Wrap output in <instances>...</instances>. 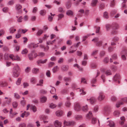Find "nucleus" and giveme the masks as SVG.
<instances>
[{
  "label": "nucleus",
  "instance_id": "f257e3e1",
  "mask_svg": "<svg viewBox=\"0 0 127 127\" xmlns=\"http://www.w3.org/2000/svg\"><path fill=\"white\" fill-rule=\"evenodd\" d=\"M20 68L17 64L14 66L13 71V76L15 77H18L20 74Z\"/></svg>",
  "mask_w": 127,
  "mask_h": 127
},
{
  "label": "nucleus",
  "instance_id": "f03ea898",
  "mask_svg": "<svg viewBox=\"0 0 127 127\" xmlns=\"http://www.w3.org/2000/svg\"><path fill=\"white\" fill-rule=\"evenodd\" d=\"M124 103H127V97L122 98L120 102L116 103V107L117 108L119 107L120 105H123Z\"/></svg>",
  "mask_w": 127,
  "mask_h": 127
},
{
  "label": "nucleus",
  "instance_id": "7ed1b4c3",
  "mask_svg": "<svg viewBox=\"0 0 127 127\" xmlns=\"http://www.w3.org/2000/svg\"><path fill=\"white\" fill-rule=\"evenodd\" d=\"M105 97V96L103 92H101L99 93L97 99L99 101H101L104 99Z\"/></svg>",
  "mask_w": 127,
  "mask_h": 127
},
{
  "label": "nucleus",
  "instance_id": "20e7f679",
  "mask_svg": "<svg viewBox=\"0 0 127 127\" xmlns=\"http://www.w3.org/2000/svg\"><path fill=\"white\" fill-rule=\"evenodd\" d=\"M9 57L12 61L17 60V61H20L21 60V59L18 56H15L13 54L9 55Z\"/></svg>",
  "mask_w": 127,
  "mask_h": 127
},
{
  "label": "nucleus",
  "instance_id": "39448f33",
  "mask_svg": "<svg viewBox=\"0 0 127 127\" xmlns=\"http://www.w3.org/2000/svg\"><path fill=\"white\" fill-rule=\"evenodd\" d=\"M92 41L96 42V45L97 46H100L102 43V41H99L98 38L97 37L95 38L92 40Z\"/></svg>",
  "mask_w": 127,
  "mask_h": 127
},
{
  "label": "nucleus",
  "instance_id": "423d86ee",
  "mask_svg": "<svg viewBox=\"0 0 127 127\" xmlns=\"http://www.w3.org/2000/svg\"><path fill=\"white\" fill-rule=\"evenodd\" d=\"M64 126L65 127L70 125H74L75 124V122L73 121L67 122L66 121H64Z\"/></svg>",
  "mask_w": 127,
  "mask_h": 127
},
{
  "label": "nucleus",
  "instance_id": "0eeeda50",
  "mask_svg": "<svg viewBox=\"0 0 127 127\" xmlns=\"http://www.w3.org/2000/svg\"><path fill=\"white\" fill-rule=\"evenodd\" d=\"M74 109L75 111H80L81 109V107L79 104L77 103H75Z\"/></svg>",
  "mask_w": 127,
  "mask_h": 127
},
{
  "label": "nucleus",
  "instance_id": "6e6552de",
  "mask_svg": "<svg viewBox=\"0 0 127 127\" xmlns=\"http://www.w3.org/2000/svg\"><path fill=\"white\" fill-rule=\"evenodd\" d=\"M122 54V57L123 60H125L126 59L125 56H127V51L126 50H125L122 51L121 52Z\"/></svg>",
  "mask_w": 127,
  "mask_h": 127
},
{
  "label": "nucleus",
  "instance_id": "1a4fd4ad",
  "mask_svg": "<svg viewBox=\"0 0 127 127\" xmlns=\"http://www.w3.org/2000/svg\"><path fill=\"white\" fill-rule=\"evenodd\" d=\"M62 123L58 120H56L54 122V125L55 127H61Z\"/></svg>",
  "mask_w": 127,
  "mask_h": 127
},
{
  "label": "nucleus",
  "instance_id": "9d476101",
  "mask_svg": "<svg viewBox=\"0 0 127 127\" xmlns=\"http://www.w3.org/2000/svg\"><path fill=\"white\" fill-rule=\"evenodd\" d=\"M120 78V77L119 74H116L114 77V80L115 81H118L119 83H120V81L119 80Z\"/></svg>",
  "mask_w": 127,
  "mask_h": 127
},
{
  "label": "nucleus",
  "instance_id": "9b49d317",
  "mask_svg": "<svg viewBox=\"0 0 127 127\" xmlns=\"http://www.w3.org/2000/svg\"><path fill=\"white\" fill-rule=\"evenodd\" d=\"M47 59H46L44 60H38L37 62V64L38 65H39V64H44L45 63H46V62L47 61Z\"/></svg>",
  "mask_w": 127,
  "mask_h": 127
},
{
  "label": "nucleus",
  "instance_id": "f8f14e48",
  "mask_svg": "<svg viewBox=\"0 0 127 127\" xmlns=\"http://www.w3.org/2000/svg\"><path fill=\"white\" fill-rule=\"evenodd\" d=\"M63 113V111L60 110L57 111L56 112V115L58 117H61L62 116Z\"/></svg>",
  "mask_w": 127,
  "mask_h": 127
},
{
  "label": "nucleus",
  "instance_id": "ddd939ff",
  "mask_svg": "<svg viewBox=\"0 0 127 127\" xmlns=\"http://www.w3.org/2000/svg\"><path fill=\"white\" fill-rule=\"evenodd\" d=\"M10 117L11 118H13L15 115L17 114L16 112H13V111L12 109H11L10 111Z\"/></svg>",
  "mask_w": 127,
  "mask_h": 127
},
{
  "label": "nucleus",
  "instance_id": "4468645a",
  "mask_svg": "<svg viewBox=\"0 0 127 127\" xmlns=\"http://www.w3.org/2000/svg\"><path fill=\"white\" fill-rule=\"evenodd\" d=\"M37 81V79L36 78L34 77H33L31 78L30 80L31 82L33 84H35Z\"/></svg>",
  "mask_w": 127,
  "mask_h": 127
},
{
  "label": "nucleus",
  "instance_id": "2eb2a0df",
  "mask_svg": "<svg viewBox=\"0 0 127 127\" xmlns=\"http://www.w3.org/2000/svg\"><path fill=\"white\" fill-rule=\"evenodd\" d=\"M34 51L29 54L28 57L30 60H33L34 57Z\"/></svg>",
  "mask_w": 127,
  "mask_h": 127
},
{
  "label": "nucleus",
  "instance_id": "dca6fc26",
  "mask_svg": "<svg viewBox=\"0 0 127 127\" xmlns=\"http://www.w3.org/2000/svg\"><path fill=\"white\" fill-rule=\"evenodd\" d=\"M87 100H89L90 103L91 104H93L96 101V100L94 98H91L89 99H87Z\"/></svg>",
  "mask_w": 127,
  "mask_h": 127
},
{
  "label": "nucleus",
  "instance_id": "f3484780",
  "mask_svg": "<svg viewBox=\"0 0 127 127\" xmlns=\"http://www.w3.org/2000/svg\"><path fill=\"white\" fill-rule=\"evenodd\" d=\"M98 2L97 0H93L91 3V5L93 7L96 6L97 2Z\"/></svg>",
  "mask_w": 127,
  "mask_h": 127
},
{
  "label": "nucleus",
  "instance_id": "a211bd4d",
  "mask_svg": "<svg viewBox=\"0 0 127 127\" xmlns=\"http://www.w3.org/2000/svg\"><path fill=\"white\" fill-rule=\"evenodd\" d=\"M7 84L5 81H1L0 82V85L2 87H5L7 86Z\"/></svg>",
  "mask_w": 127,
  "mask_h": 127
},
{
  "label": "nucleus",
  "instance_id": "6ab92c4d",
  "mask_svg": "<svg viewBox=\"0 0 127 127\" xmlns=\"http://www.w3.org/2000/svg\"><path fill=\"white\" fill-rule=\"evenodd\" d=\"M20 30H18L17 33L16 34V38H19L21 36V33Z\"/></svg>",
  "mask_w": 127,
  "mask_h": 127
},
{
  "label": "nucleus",
  "instance_id": "aec40b11",
  "mask_svg": "<svg viewBox=\"0 0 127 127\" xmlns=\"http://www.w3.org/2000/svg\"><path fill=\"white\" fill-rule=\"evenodd\" d=\"M61 68L63 71H67L68 69V66L63 65L62 66Z\"/></svg>",
  "mask_w": 127,
  "mask_h": 127
},
{
  "label": "nucleus",
  "instance_id": "412c9836",
  "mask_svg": "<svg viewBox=\"0 0 127 127\" xmlns=\"http://www.w3.org/2000/svg\"><path fill=\"white\" fill-rule=\"evenodd\" d=\"M32 71L33 73L36 74L39 72V69L38 68H33Z\"/></svg>",
  "mask_w": 127,
  "mask_h": 127
},
{
  "label": "nucleus",
  "instance_id": "4be33fe9",
  "mask_svg": "<svg viewBox=\"0 0 127 127\" xmlns=\"http://www.w3.org/2000/svg\"><path fill=\"white\" fill-rule=\"evenodd\" d=\"M82 109L83 111H88V105H86L85 106H83L82 108Z\"/></svg>",
  "mask_w": 127,
  "mask_h": 127
},
{
  "label": "nucleus",
  "instance_id": "5701e85b",
  "mask_svg": "<svg viewBox=\"0 0 127 127\" xmlns=\"http://www.w3.org/2000/svg\"><path fill=\"white\" fill-rule=\"evenodd\" d=\"M108 125L110 127H115V124L114 122L112 121H110L109 122Z\"/></svg>",
  "mask_w": 127,
  "mask_h": 127
},
{
  "label": "nucleus",
  "instance_id": "b1692460",
  "mask_svg": "<svg viewBox=\"0 0 127 127\" xmlns=\"http://www.w3.org/2000/svg\"><path fill=\"white\" fill-rule=\"evenodd\" d=\"M43 31L42 30H40L37 32L36 35L37 36H40L43 32Z\"/></svg>",
  "mask_w": 127,
  "mask_h": 127
},
{
  "label": "nucleus",
  "instance_id": "393cba45",
  "mask_svg": "<svg viewBox=\"0 0 127 127\" xmlns=\"http://www.w3.org/2000/svg\"><path fill=\"white\" fill-rule=\"evenodd\" d=\"M75 118L77 120L81 119L82 118V116L80 115H76L75 116Z\"/></svg>",
  "mask_w": 127,
  "mask_h": 127
},
{
  "label": "nucleus",
  "instance_id": "a878e982",
  "mask_svg": "<svg viewBox=\"0 0 127 127\" xmlns=\"http://www.w3.org/2000/svg\"><path fill=\"white\" fill-rule=\"evenodd\" d=\"M86 116L88 119H90L93 116L92 113L90 111L89 112Z\"/></svg>",
  "mask_w": 127,
  "mask_h": 127
},
{
  "label": "nucleus",
  "instance_id": "bb28decb",
  "mask_svg": "<svg viewBox=\"0 0 127 127\" xmlns=\"http://www.w3.org/2000/svg\"><path fill=\"white\" fill-rule=\"evenodd\" d=\"M66 13L67 15H72L73 14V12L72 11L69 10L67 11Z\"/></svg>",
  "mask_w": 127,
  "mask_h": 127
},
{
  "label": "nucleus",
  "instance_id": "cd10ccee",
  "mask_svg": "<svg viewBox=\"0 0 127 127\" xmlns=\"http://www.w3.org/2000/svg\"><path fill=\"white\" fill-rule=\"evenodd\" d=\"M103 17L106 19H108L109 18L108 13L107 12H105L103 13Z\"/></svg>",
  "mask_w": 127,
  "mask_h": 127
},
{
  "label": "nucleus",
  "instance_id": "c85d7f7f",
  "mask_svg": "<svg viewBox=\"0 0 127 127\" xmlns=\"http://www.w3.org/2000/svg\"><path fill=\"white\" fill-rule=\"evenodd\" d=\"M120 119L121 121L120 122V124L121 125H123L124 123V121L125 120V117H121Z\"/></svg>",
  "mask_w": 127,
  "mask_h": 127
},
{
  "label": "nucleus",
  "instance_id": "c756f323",
  "mask_svg": "<svg viewBox=\"0 0 127 127\" xmlns=\"http://www.w3.org/2000/svg\"><path fill=\"white\" fill-rule=\"evenodd\" d=\"M56 41V40L54 39L52 41H48L46 42V44L47 45H52L53 44V43H54Z\"/></svg>",
  "mask_w": 127,
  "mask_h": 127
},
{
  "label": "nucleus",
  "instance_id": "7c9ffc66",
  "mask_svg": "<svg viewBox=\"0 0 127 127\" xmlns=\"http://www.w3.org/2000/svg\"><path fill=\"white\" fill-rule=\"evenodd\" d=\"M22 8V6L19 4H17L16 6V10H19Z\"/></svg>",
  "mask_w": 127,
  "mask_h": 127
},
{
  "label": "nucleus",
  "instance_id": "2f4dec72",
  "mask_svg": "<svg viewBox=\"0 0 127 127\" xmlns=\"http://www.w3.org/2000/svg\"><path fill=\"white\" fill-rule=\"evenodd\" d=\"M46 97L44 96L42 97L40 99V101L42 103L45 102L46 101Z\"/></svg>",
  "mask_w": 127,
  "mask_h": 127
},
{
  "label": "nucleus",
  "instance_id": "473e14b6",
  "mask_svg": "<svg viewBox=\"0 0 127 127\" xmlns=\"http://www.w3.org/2000/svg\"><path fill=\"white\" fill-rule=\"evenodd\" d=\"M43 80L42 79H41L39 80V83L37 84H36L37 86H43Z\"/></svg>",
  "mask_w": 127,
  "mask_h": 127
},
{
  "label": "nucleus",
  "instance_id": "72a5a7b5",
  "mask_svg": "<svg viewBox=\"0 0 127 127\" xmlns=\"http://www.w3.org/2000/svg\"><path fill=\"white\" fill-rule=\"evenodd\" d=\"M50 14L51 15V16L50 15L49 16L48 19L49 21H52V20L53 19V18L52 17V16H53L55 15V14H53L51 13H50Z\"/></svg>",
  "mask_w": 127,
  "mask_h": 127
},
{
  "label": "nucleus",
  "instance_id": "f704fd0d",
  "mask_svg": "<svg viewBox=\"0 0 127 127\" xmlns=\"http://www.w3.org/2000/svg\"><path fill=\"white\" fill-rule=\"evenodd\" d=\"M58 20H59L61 19L62 18L64 17V15L62 14H60L58 15Z\"/></svg>",
  "mask_w": 127,
  "mask_h": 127
},
{
  "label": "nucleus",
  "instance_id": "c9c22d12",
  "mask_svg": "<svg viewBox=\"0 0 127 127\" xmlns=\"http://www.w3.org/2000/svg\"><path fill=\"white\" fill-rule=\"evenodd\" d=\"M120 114V112L119 111H115L114 113V115L116 116H119Z\"/></svg>",
  "mask_w": 127,
  "mask_h": 127
},
{
  "label": "nucleus",
  "instance_id": "e433bc0d",
  "mask_svg": "<svg viewBox=\"0 0 127 127\" xmlns=\"http://www.w3.org/2000/svg\"><path fill=\"white\" fill-rule=\"evenodd\" d=\"M58 68L57 66L54 67L52 69L53 72V73L56 72L58 70Z\"/></svg>",
  "mask_w": 127,
  "mask_h": 127
},
{
  "label": "nucleus",
  "instance_id": "4c0bfd02",
  "mask_svg": "<svg viewBox=\"0 0 127 127\" xmlns=\"http://www.w3.org/2000/svg\"><path fill=\"white\" fill-rule=\"evenodd\" d=\"M113 29H116L119 28L118 25L117 23H115L113 26Z\"/></svg>",
  "mask_w": 127,
  "mask_h": 127
},
{
  "label": "nucleus",
  "instance_id": "58836bf2",
  "mask_svg": "<svg viewBox=\"0 0 127 127\" xmlns=\"http://www.w3.org/2000/svg\"><path fill=\"white\" fill-rule=\"evenodd\" d=\"M46 11L44 10H41L40 12V14L42 16H44L46 14Z\"/></svg>",
  "mask_w": 127,
  "mask_h": 127
},
{
  "label": "nucleus",
  "instance_id": "ea45409f",
  "mask_svg": "<svg viewBox=\"0 0 127 127\" xmlns=\"http://www.w3.org/2000/svg\"><path fill=\"white\" fill-rule=\"evenodd\" d=\"M31 108L33 110L34 112H35L36 111V108L35 106L32 105L31 106Z\"/></svg>",
  "mask_w": 127,
  "mask_h": 127
},
{
  "label": "nucleus",
  "instance_id": "a19ab883",
  "mask_svg": "<svg viewBox=\"0 0 127 127\" xmlns=\"http://www.w3.org/2000/svg\"><path fill=\"white\" fill-rule=\"evenodd\" d=\"M105 74L107 75H109L112 74L111 71L110 70H107L105 71Z\"/></svg>",
  "mask_w": 127,
  "mask_h": 127
},
{
  "label": "nucleus",
  "instance_id": "79ce46f5",
  "mask_svg": "<svg viewBox=\"0 0 127 127\" xmlns=\"http://www.w3.org/2000/svg\"><path fill=\"white\" fill-rule=\"evenodd\" d=\"M71 5V3L70 1L67 2L66 3V6L67 8H70Z\"/></svg>",
  "mask_w": 127,
  "mask_h": 127
},
{
  "label": "nucleus",
  "instance_id": "37998d69",
  "mask_svg": "<svg viewBox=\"0 0 127 127\" xmlns=\"http://www.w3.org/2000/svg\"><path fill=\"white\" fill-rule=\"evenodd\" d=\"M78 12L80 13L78 14V15H80V16H82V15H80V14H83L84 13V9H80L78 11Z\"/></svg>",
  "mask_w": 127,
  "mask_h": 127
},
{
  "label": "nucleus",
  "instance_id": "c03bdc74",
  "mask_svg": "<svg viewBox=\"0 0 127 127\" xmlns=\"http://www.w3.org/2000/svg\"><path fill=\"white\" fill-rule=\"evenodd\" d=\"M97 120L95 118H92V123L93 124H95L97 122Z\"/></svg>",
  "mask_w": 127,
  "mask_h": 127
},
{
  "label": "nucleus",
  "instance_id": "a18cd8bd",
  "mask_svg": "<svg viewBox=\"0 0 127 127\" xmlns=\"http://www.w3.org/2000/svg\"><path fill=\"white\" fill-rule=\"evenodd\" d=\"M18 104V103L17 102H14L12 103V106L14 108H16Z\"/></svg>",
  "mask_w": 127,
  "mask_h": 127
},
{
  "label": "nucleus",
  "instance_id": "49530a36",
  "mask_svg": "<svg viewBox=\"0 0 127 127\" xmlns=\"http://www.w3.org/2000/svg\"><path fill=\"white\" fill-rule=\"evenodd\" d=\"M64 61V58H61L59 59L58 61V63L59 64H61L63 63Z\"/></svg>",
  "mask_w": 127,
  "mask_h": 127
},
{
  "label": "nucleus",
  "instance_id": "de8ad7c7",
  "mask_svg": "<svg viewBox=\"0 0 127 127\" xmlns=\"http://www.w3.org/2000/svg\"><path fill=\"white\" fill-rule=\"evenodd\" d=\"M57 105L53 103H52L50 104V107L51 108H54L56 107Z\"/></svg>",
  "mask_w": 127,
  "mask_h": 127
},
{
  "label": "nucleus",
  "instance_id": "09e8293b",
  "mask_svg": "<svg viewBox=\"0 0 127 127\" xmlns=\"http://www.w3.org/2000/svg\"><path fill=\"white\" fill-rule=\"evenodd\" d=\"M23 18L22 16H20L17 19V22L19 23L21 22L22 21Z\"/></svg>",
  "mask_w": 127,
  "mask_h": 127
},
{
  "label": "nucleus",
  "instance_id": "8fccbe9b",
  "mask_svg": "<svg viewBox=\"0 0 127 127\" xmlns=\"http://www.w3.org/2000/svg\"><path fill=\"white\" fill-rule=\"evenodd\" d=\"M58 11L61 13H63L64 12V10L62 7H59L58 9Z\"/></svg>",
  "mask_w": 127,
  "mask_h": 127
},
{
  "label": "nucleus",
  "instance_id": "3c124183",
  "mask_svg": "<svg viewBox=\"0 0 127 127\" xmlns=\"http://www.w3.org/2000/svg\"><path fill=\"white\" fill-rule=\"evenodd\" d=\"M71 104V103L69 101H66L65 103V106L67 107H69Z\"/></svg>",
  "mask_w": 127,
  "mask_h": 127
},
{
  "label": "nucleus",
  "instance_id": "603ef678",
  "mask_svg": "<svg viewBox=\"0 0 127 127\" xmlns=\"http://www.w3.org/2000/svg\"><path fill=\"white\" fill-rule=\"evenodd\" d=\"M26 125L25 123H21L19 125V127H26Z\"/></svg>",
  "mask_w": 127,
  "mask_h": 127
},
{
  "label": "nucleus",
  "instance_id": "864d4df0",
  "mask_svg": "<svg viewBox=\"0 0 127 127\" xmlns=\"http://www.w3.org/2000/svg\"><path fill=\"white\" fill-rule=\"evenodd\" d=\"M16 31V29L13 27H11L10 29V33H13Z\"/></svg>",
  "mask_w": 127,
  "mask_h": 127
},
{
  "label": "nucleus",
  "instance_id": "5fc2aeb1",
  "mask_svg": "<svg viewBox=\"0 0 127 127\" xmlns=\"http://www.w3.org/2000/svg\"><path fill=\"white\" fill-rule=\"evenodd\" d=\"M98 52V50H95L93 51L91 54V56H94Z\"/></svg>",
  "mask_w": 127,
  "mask_h": 127
},
{
  "label": "nucleus",
  "instance_id": "6e6d98bb",
  "mask_svg": "<svg viewBox=\"0 0 127 127\" xmlns=\"http://www.w3.org/2000/svg\"><path fill=\"white\" fill-rule=\"evenodd\" d=\"M5 99H7V100L6 101V102L8 104H9L11 102V99L10 98H8L5 97Z\"/></svg>",
  "mask_w": 127,
  "mask_h": 127
},
{
  "label": "nucleus",
  "instance_id": "4d7b16f0",
  "mask_svg": "<svg viewBox=\"0 0 127 127\" xmlns=\"http://www.w3.org/2000/svg\"><path fill=\"white\" fill-rule=\"evenodd\" d=\"M30 67H28L26 68L25 70V71L26 73H28L30 71Z\"/></svg>",
  "mask_w": 127,
  "mask_h": 127
},
{
  "label": "nucleus",
  "instance_id": "13d9d810",
  "mask_svg": "<svg viewBox=\"0 0 127 127\" xmlns=\"http://www.w3.org/2000/svg\"><path fill=\"white\" fill-rule=\"evenodd\" d=\"M50 92L51 93L54 94L56 92V89L54 87H52V90L50 91Z\"/></svg>",
  "mask_w": 127,
  "mask_h": 127
},
{
  "label": "nucleus",
  "instance_id": "bf43d9fd",
  "mask_svg": "<svg viewBox=\"0 0 127 127\" xmlns=\"http://www.w3.org/2000/svg\"><path fill=\"white\" fill-rule=\"evenodd\" d=\"M21 78H18L17 81L16 82V84L17 85H19L20 84L21 82Z\"/></svg>",
  "mask_w": 127,
  "mask_h": 127
},
{
  "label": "nucleus",
  "instance_id": "052dcab7",
  "mask_svg": "<svg viewBox=\"0 0 127 127\" xmlns=\"http://www.w3.org/2000/svg\"><path fill=\"white\" fill-rule=\"evenodd\" d=\"M80 92H81V93H80V95H84L86 94V92L84 91V90L83 89L80 90Z\"/></svg>",
  "mask_w": 127,
  "mask_h": 127
},
{
  "label": "nucleus",
  "instance_id": "680f3d73",
  "mask_svg": "<svg viewBox=\"0 0 127 127\" xmlns=\"http://www.w3.org/2000/svg\"><path fill=\"white\" fill-rule=\"evenodd\" d=\"M117 12V10H112L110 14L111 16L113 15Z\"/></svg>",
  "mask_w": 127,
  "mask_h": 127
},
{
  "label": "nucleus",
  "instance_id": "e2e57ef3",
  "mask_svg": "<svg viewBox=\"0 0 127 127\" xmlns=\"http://www.w3.org/2000/svg\"><path fill=\"white\" fill-rule=\"evenodd\" d=\"M64 80L65 82H68L70 80V79L69 78L65 77L64 78Z\"/></svg>",
  "mask_w": 127,
  "mask_h": 127
},
{
  "label": "nucleus",
  "instance_id": "0e129e2a",
  "mask_svg": "<svg viewBox=\"0 0 127 127\" xmlns=\"http://www.w3.org/2000/svg\"><path fill=\"white\" fill-rule=\"evenodd\" d=\"M28 51L26 49H24L22 51V54H25L27 53Z\"/></svg>",
  "mask_w": 127,
  "mask_h": 127
},
{
  "label": "nucleus",
  "instance_id": "69168bd1",
  "mask_svg": "<svg viewBox=\"0 0 127 127\" xmlns=\"http://www.w3.org/2000/svg\"><path fill=\"white\" fill-rule=\"evenodd\" d=\"M105 52L104 51H101L100 53V57H102L105 55Z\"/></svg>",
  "mask_w": 127,
  "mask_h": 127
},
{
  "label": "nucleus",
  "instance_id": "338daca9",
  "mask_svg": "<svg viewBox=\"0 0 127 127\" xmlns=\"http://www.w3.org/2000/svg\"><path fill=\"white\" fill-rule=\"evenodd\" d=\"M15 97L17 99H19L20 97V96L17 93L14 94Z\"/></svg>",
  "mask_w": 127,
  "mask_h": 127
},
{
  "label": "nucleus",
  "instance_id": "774afa93",
  "mask_svg": "<svg viewBox=\"0 0 127 127\" xmlns=\"http://www.w3.org/2000/svg\"><path fill=\"white\" fill-rule=\"evenodd\" d=\"M19 30H20V31L21 33L23 32L24 33H25L27 31V30L26 29L23 30L21 29H19Z\"/></svg>",
  "mask_w": 127,
  "mask_h": 127
}]
</instances>
